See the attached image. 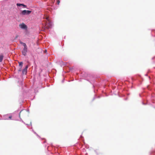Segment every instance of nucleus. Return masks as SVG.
Returning a JSON list of instances; mask_svg holds the SVG:
<instances>
[{
  "label": "nucleus",
  "instance_id": "9",
  "mask_svg": "<svg viewBox=\"0 0 155 155\" xmlns=\"http://www.w3.org/2000/svg\"><path fill=\"white\" fill-rule=\"evenodd\" d=\"M19 66H20L21 67L20 69H21V68H22L23 63V62H19Z\"/></svg>",
  "mask_w": 155,
  "mask_h": 155
},
{
  "label": "nucleus",
  "instance_id": "1",
  "mask_svg": "<svg viewBox=\"0 0 155 155\" xmlns=\"http://www.w3.org/2000/svg\"><path fill=\"white\" fill-rule=\"evenodd\" d=\"M31 12V11H29V10H24L22 11L21 13H20V14L22 15H28L30 14Z\"/></svg>",
  "mask_w": 155,
  "mask_h": 155
},
{
  "label": "nucleus",
  "instance_id": "3",
  "mask_svg": "<svg viewBox=\"0 0 155 155\" xmlns=\"http://www.w3.org/2000/svg\"><path fill=\"white\" fill-rule=\"evenodd\" d=\"M28 51V48H24L22 51V55L25 56L27 54V53Z\"/></svg>",
  "mask_w": 155,
  "mask_h": 155
},
{
  "label": "nucleus",
  "instance_id": "14",
  "mask_svg": "<svg viewBox=\"0 0 155 155\" xmlns=\"http://www.w3.org/2000/svg\"><path fill=\"white\" fill-rule=\"evenodd\" d=\"M45 52H47V50H45L44 51Z\"/></svg>",
  "mask_w": 155,
  "mask_h": 155
},
{
  "label": "nucleus",
  "instance_id": "12",
  "mask_svg": "<svg viewBox=\"0 0 155 155\" xmlns=\"http://www.w3.org/2000/svg\"><path fill=\"white\" fill-rule=\"evenodd\" d=\"M18 35H17L16 36L15 38H18Z\"/></svg>",
  "mask_w": 155,
  "mask_h": 155
},
{
  "label": "nucleus",
  "instance_id": "4",
  "mask_svg": "<svg viewBox=\"0 0 155 155\" xmlns=\"http://www.w3.org/2000/svg\"><path fill=\"white\" fill-rule=\"evenodd\" d=\"M19 26L21 28L23 29H26L27 28L26 25L23 23L20 24Z\"/></svg>",
  "mask_w": 155,
  "mask_h": 155
},
{
  "label": "nucleus",
  "instance_id": "15",
  "mask_svg": "<svg viewBox=\"0 0 155 155\" xmlns=\"http://www.w3.org/2000/svg\"><path fill=\"white\" fill-rule=\"evenodd\" d=\"M19 71H21V69H20V70H19Z\"/></svg>",
  "mask_w": 155,
  "mask_h": 155
},
{
  "label": "nucleus",
  "instance_id": "2",
  "mask_svg": "<svg viewBox=\"0 0 155 155\" xmlns=\"http://www.w3.org/2000/svg\"><path fill=\"white\" fill-rule=\"evenodd\" d=\"M48 21L46 22L45 26V28L49 29L51 28V22L48 20Z\"/></svg>",
  "mask_w": 155,
  "mask_h": 155
},
{
  "label": "nucleus",
  "instance_id": "8",
  "mask_svg": "<svg viewBox=\"0 0 155 155\" xmlns=\"http://www.w3.org/2000/svg\"><path fill=\"white\" fill-rule=\"evenodd\" d=\"M3 58V56L2 55H0V62H2Z\"/></svg>",
  "mask_w": 155,
  "mask_h": 155
},
{
  "label": "nucleus",
  "instance_id": "10",
  "mask_svg": "<svg viewBox=\"0 0 155 155\" xmlns=\"http://www.w3.org/2000/svg\"><path fill=\"white\" fill-rule=\"evenodd\" d=\"M60 3L59 0H58L57 1V3L58 5H59Z\"/></svg>",
  "mask_w": 155,
  "mask_h": 155
},
{
  "label": "nucleus",
  "instance_id": "11",
  "mask_svg": "<svg viewBox=\"0 0 155 155\" xmlns=\"http://www.w3.org/2000/svg\"><path fill=\"white\" fill-rule=\"evenodd\" d=\"M12 118V116H9V118L10 119H11Z\"/></svg>",
  "mask_w": 155,
  "mask_h": 155
},
{
  "label": "nucleus",
  "instance_id": "5",
  "mask_svg": "<svg viewBox=\"0 0 155 155\" xmlns=\"http://www.w3.org/2000/svg\"><path fill=\"white\" fill-rule=\"evenodd\" d=\"M28 67V65H27L24 69L22 70V73L23 74H26L27 72V70Z\"/></svg>",
  "mask_w": 155,
  "mask_h": 155
},
{
  "label": "nucleus",
  "instance_id": "13",
  "mask_svg": "<svg viewBox=\"0 0 155 155\" xmlns=\"http://www.w3.org/2000/svg\"><path fill=\"white\" fill-rule=\"evenodd\" d=\"M22 112V111H21L20 112V114Z\"/></svg>",
  "mask_w": 155,
  "mask_h": 155
},
{
  "label": "nucleus",
  "instance_id": "7",
  "mask_svg": "<svg viewBox=\"0 0 155 155\" xmlns=\"http://www.w3.org/2000/svg\"><path fill=\"white\" fill-rule=\"evenodd\" d=\"M21 44L24 46V48H27V47L25 43L21 42Z\"/></svg>",
  "mask_w": 155,
  "mask_h": 155
},
{
  "label": "nucleus",
  "instance_id": "6",
  "mask_svg": "<svg viewBox=\"0 0 155 155\" xmlns=\"http://www.w3.org/2000/svg\"><path fill=\"white\" fill-rule=\"evenodd\" d=\"M17 6H24V7H26V5H25L23 4H20V3H17Z\"/></svg>",
  "mask_w": 155,
  "mask_h": 155
}]
</instances>
